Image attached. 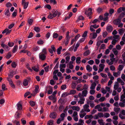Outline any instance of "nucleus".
Here are the masks:
<instances>
[{
	"mask_svg": "<svg viewBox=\"0 0 125 125\" xmlns=\"http://www.w3.org/2000/svg\"><path fill=\"white\" fill-rule=\"evenodd\" d=\"M117 40L116 39H113L111 42L112 44L113 45H115L117 42Z\"/></svg>",
	"mask_w": 125,
	"mask_h": 125,
	"instance_id": "60",
	"label": "nucleus"
},
{
	"mask_svg": "<svg viewBox=\"0 0 125 125\" xmlns=\"http://www.w3.org/2000/svg\"><path fill=\"white\" fill-rule=\"evenodd\" d=\"M49 89L48 90L47 93L48 94H51L53 92V88L52 87L50 86H49Z\"/></svg>",
	"mask_w": 125,
	"mask_h": 125,
	"instance_id": "19",
	"label": "nucleus"
},
{
	"mask_svg": "<svg viewBox=\"0 0 125 125\" xmlns=\"http://www.w3.org/2000/svg\"><path fill=\"white\" fill-rule=\"evenodd\" d=\"M98 115L99 117V118L103 117L104 116V114H103L101 112L98 113Z\"/></svg>",
	"mask_w": 125,
	"mask_h": 125,
	"instance_id": "51",
	"label": "nucleus"
},
{
	"mask_svg": "<svg viewBox=\"0 0 125 125\" xmlns=\"http://www.w3.org/2000/svg\"><path fill=\"white\" fill-rule=\"evenodd\" d=\"M82 86V85L81 84L78 85L76 87V90L78 91H82L83 90L81 88Z\"/></svg>",
	"mask_w": 125,
	"mask_h": 125,
	"instance_id": "18",
	"label": "nucleus"
},
{
	"mask_svg": "<svg viewBox=\"0 0 125 125\" xmlns=\"http://www.w3.org/2000/svg\"><path fill=\"white\" fill-rule=\"evenodd\" d=\"M67 88V85L65 84H63L61 85V90H64Z\"/></svg>",
	"mask_w": 125,
	"mask_h": 125,
	"instance_id": "42",
	"label": "nucleus"
},
{
	"mask_svg": "<svg viewBox=\"0 0 125 125\" xmlns=\"http://www.w3.org/2000/svg\"><path fill=\"white\" fill-rule=\"evenodd\" d=\"M40 53H43V54L46 55L47 53L46 49L45 48H43L42 50V52Z\"/></svg>",
	"mask_w": 125,
	"mask_h": 125,
	"instance_id": "48",
	"label": "nucleus"
},
{
	"mask_svg": "<svg viewBox=\"0 0 125 125\" xmlns=\"http://www.w3.org/2000/svg\"><path fill=\"white\" fill-rule=\"evenodd\" d=\"M33 20L32 19H28V22L29 24L30 25H32V23L33 22Z\"/></svg>",
	"mask_w": 125,
	"mask_h": 125,
	"instance_id": "30",
	"label": "nucleus"
},
{
	"mask_svg": "<svg viewBox=\"0 0 125 125\" xmlns=\"http://www.w3.org/2000/svg\"><path fill=\"white\" fill-rule=\"evenodd\" d=\"M34 30L37 32H38L40 31V28L38 27H34Z\"/></svg>",
	"mask_w": 125,
	"mask_h": 125,
	"instance_id": "46",
	"label": "nucleus"
},
{
	"mask_svg": "<svg viewBox=\"0 0 125 125\" xmlns=\"http://www.w3.org/2000/svg\"><path fill=\"white\" fill-rule=\"evenodd\" d=\"M121 21V20L119 19H117L113 21L114 24L116 25H118Z\"/></svg>",
	"mask_w": 125,
	"mask_h": 125,
	"instance_id": "10",
	"label": "nucleus"
},
{
	"mask_svg": "<svg viewBox=\"0 0 125 125\" xmlns=\"http://www.w3.org/2000/svg\"><path fill=\"white\" fill-rule=\"evenodd\" d=\"M21 114L19 112L17 111L16 112L15 115V118H19L20 117Z\"/></svg>",
	"mask_w": 125,
	"mask_h": 125,
	"instance_id": "29",
	"label": "nucleus"
},
{
	"mask_svg": "<svg viewBox=\"0 0 125 125\" xmlns=\"http://www.w3.org/2000/svg\"><path fill=\"white\" fill-rule=\"evenodd\" d=\"M114 10L113 9H111L109 11V13L110 16H111L112 14L114 12Z\"/></svg>",
	"mask_w": 125,
	"mask_h": 125,
	"instance_id": "36",
	"label": "nucleus"
},
{
	"mask_svg": "<svg viewBox=\"0 0 125 125\" xmlns=\"http://www.w3.org/2000/svg\"><path fill=\"white\" fill-rule=\"evenodd\" d=\"M62 47L61 46H60L57 50V53L58 54H61V52L62 49Z\"/></svg>",
	"mask_w": 125,
	"mask_h": 125,
	"instance_id": "39",
	"label": "nucleus"
},
{
	"mask_svg": "<svg viewBox=\"0 0 125 125\" xmlns=\"http://www.w3.org/2000/svg\"><path fill=\"white\" fill-rule=\"evenodd\" d=\"M29 4L28 2H26L24 3L23 4L24 6V9H25L28 6Z\"/></svg>",
	"mask_w": 125,
	"mask_h": 125,
	"instance_id": "53",
	"label": "nucleus"
},
{
	"mask_svg": "<svg viewBox=\"0 0 125 125\" xmlns=\"http://www.w3.org/2000/svg\"><path fill=\"white\" fill-rule=\"evenodd\" d=\"M125 65L124 64L119 65L118 66V70L120 72L122 70Z\"/></svg>",
	"mask_w": 125,
	"mask_h": 125,
	"instance_id": "26",
	"label": "nucleus"
},
{
	"mask_svg": "<svg viewBox=\"0 0 125 125\" xmlns=\"http://www.w3.org/2000/svg\"><path fill=\"white\" fill-rule=\"evenodd\" d=\"M18 48V47L17 46H15L14 47L12 52L13 53H15L17 51Z\"/></svg>",
	"mask_w": 125,
	"mask_h": 125,
	"instance_id": "31",
	"label": "nucleus"
},
{
	"mask_svg": "<svg viewBox=\"0 0 125 125\" xmlns=\"http://www.w3.org/2000/svg\"><path fill=\"white\" fill-rule=\"evenodd\" d=\"M84 19V18L82 16H80L78 18V19H77L76 20L77 22H78L79 21L81 20H83Z\"/></svg>",
	"mask_w": 125,
	"mask_h": 125,
	"instance_id": "44",
	"label": "nucleus"
},
{
	"mask_svg": "<svg viewBox=\"0 0 125 125\" xmlns=\"http://www.w3.org/2000/svg\"><path fill=\"white\" fill-rule=\"evenodd\" d=\"M92 9L91 8L88 9V10H86L85 12V14L87 16H89L92 14Z\"/></svg>",
	"mask_w": 125,
	"mask_h": 125,
	"instance_id": "2",
	"label": "nucleus"
},
{
	"mask_svg": "<svg viewBox=\"0 0 125 125\" xmlns=\"http://www.w3.org/2000/svg\"><path fill=\"white\" fill-rule=\"evenodd\" d=\"M44 42L42 40H40L37 42V43L39 45L43 44L44 43Z\"/></svg>",
	"mask_w": 125,
	"mask_h": 125,
	"instance_id": "37",
	"label": "nucleus"
},
{
	"mask_svg": "<svg viewBox=\"0 0 125 125\" xmlns=\"http://www.w3.org/2000/svg\"><path fill=\"white\" fill-rule=\"evenodd\" d=\"M113 51L115 55H117L118 53V51L115 49L114 48L113 49Z\"/></svg>",
	"mask_w": 125,
	"mask_h": 125,
	"instance_id": "56",
	"label": "nucleus"
},
{
	"mask_svg": "<svg viewBox=\"0 0 125 125\" xmlns=\"http://www.w3.org/2000/svg\"><path fill=\"white\" fill-rule=\"evenodd\" d=\"M76 93V91L74 90H70V93H69V95L74 94Z\"/></svg>",
	"mask_w": 125,
	"mask_h": 125,
	"instance_id": "49",
	"label": "nucleus"
},
{
	"mask_svg": "<svg viewBox=\"0 0 125 125\" xmlns=\"http://www.w3.org/2000/svg\"><path fill=\"white\" fill-rule=\"evenodd\" d=\"M120 109L119 108H115L114 111L116 113H118L120 111Z\"/></svg>",
	"mask_w": 125,
	"mask_h": 125,
	"instance_id": "58",
	"label": "nucleus"
},
{
	"mask_svg": "<svg viewBox=\"0 0 125 125\" xmlns=\"http://www.w3.org/2000/svg\"><path fill=\"white\" fill-rule=\"evenodd\" d=\"M9 82V83L13 89L15 88V86L14 84L13 81H12L11 79H8V80H7Z\"/></svg>",
	"mask_w": 125,
	"mask_h": 125,
	"instance_id": "7",
	"label": "nucleus"
},
{
	"mask_svg": "<svg viewBox=\"0 0 125 125\" xmlns=\"http://www.w3.org/2000/svg\"><path fill=\"white\" fill-rule=\"evenodd\" d=\"M51 48L48 49V51L51 54H52L53 52H55L56 50L54 45H52L51 46Z\"/></svg>",
	"mask_w": 125,
	"mask_h": 125,
	"instance_id": "1",
	"label": "nucleus"
},
{
	"mask_svg": "<svg viewBox=\"0 0 125 125\" xmlns=\"http://www.w3.org/2000/svg\"><path fill=\"white\" fill-rule=\"evenodd\" d=\"M6 85L4 84H2L1 85L2 90L4 92L6 89Z\"/></svg>",
	"mask_w": 125,
	"mask_h": 125,
	"instance_id": "59",
	"label": "nucleus"
},
{
	"mask_svg": "<svg viewBox=\"0 0 125 125\" xmlns=\"http://www.w3.org/2000/svg\"><path fill=\"white\" fill-rule=\"evenodd\" d=\"M85 101V98L84 97H82L80 98V100L78 102V103L82 104L84 103V102Z\"/></svg>",
	"mask_w": 125,
	"mask_h": 125,
	"instance_id": "20",
	"label": "nucleus"
},
{
	"mask_svg": "<svg viewBox=\"0 0 125 125\" xmlns=\"http://www.w3.org/2000/svg\"><path fill=\"white\" fill-rule=\"evenodd\" d=\"M59 35L56 33H54L53 34V37L54 38H56L58 37Z\"/></svg>",
	"mask_w": 125,
	"mask_h": 125,
	"instance_id": "62",
	"label": "nucleus"
},
{
	"mask_svg": "<svg viewBox=\"0 0 125 125\" xmlns=\"http://www.w3.org/2000/svg\"><path fill=\"white\" fill-rule=\"evenodd\" d=\"M30 104L31 106L33 107L35 105V102H33L32 101H30Z\"/></svg>",
	"mask_w": 125,
	"mask_h": 125,
	"instance_id": "61",
	"label": "nucleus"
},
{
	"mask_svg": "<svg viewBox=\"0 0 125 125\" xmlns=\"http://www.w3.org/2000/svg\"><path fill=\"white\" fill-rule=\"evenodd\" d=\"M89 105L88 104H86L83 106V108L85 112H87L90 111V110L89 108Z\"/></svg>",
	"mask_w": 125,
	"mask_h": 125,
	"instance_id": "3",
	"label": "nucleus"
},
{
	"mask_svg": "<svg viewBox=\"0 0 125 125\" xmlns=\"http://www.w3.org/2000/svg\"><path fill=\"white\" fill-rule=\"evenodd\" d=\"M11 30H9L8 29L6 28L2 32V34H4L6 33V34H8L10 33L11 32Z\"/></svg>",
	"mask_w": 125,
	"mask_h": 125,
	"instance_id": "21",
	"label": "nucleus"
},
{
	"mask_svg": "<svg viewBox=\"0 0 125 125\" xmlns=\"http://www.w3.org/2000/svg\"><path fill=\"white\" fill-rule=\"evenodd\" d=\"M124 93L121 95V99H124L125 98V91H123Z\"/></svg>",
	"mask_w": 125,
	"mask_h": 125,
	"instance_id": "64",
	"label": "nucleus"
},
{
	"mask_svg": "<svg viewBox=\"0 0 125 125\" xmlns=\"http://www.w3.org/2000/svg\"><path fill=\"white\" fill-rule=\"evenodd\" d=\"M79 45L80 44L79 43H77L76 44L75 47L73 50L74 52H75L76 51L77 49V48L79 47Z\"/></svg>",
	"mask_w": 125,
	"mask_h": 125,
	"instance_id": "43",
	"label": "nucleus"
},
{
	"mask_svg": "<svg viewBox=\"0 0 125 125\" xmlns=\"http://www.w3.org/2000/svg\"><path fill=\"white\" fill-rule=\"evenodd\" d=\"M39 86L38 85H36L35 86V89L34 92V94H35L37 93H39Z\"/></svg>",
	"mask_w": 125,
	"mask_h": 125,
	"instance_id": "11",
	"label": "nucleus"
},
{
	"mask_svg": "<svg viewBox=\"0 0 125 125\" xmlns=\"http://www.w3.org/2000/svg\"><path fill=\"white\" fill-rule=\"evenodd\" d=\"M81 58L79 57H77L76 59V62L78 63H80L81 62Z\"/></svg>",
	"mask_w": 125,
	"mask_h": 125,
	"instance_id": "45",
	"label": "nucleus"
},
{
	"mask_svg": "<svg viewBox=\"0 0 125 125\" xmlns=\"http://www.w3.org/2000/svg\"><path fill=\"white\" fill-rule=\"evenodd\" d=\"M14 45V43L13 42H9L8 44V45L10 47H13Z\"/></svg>",
	"mask_w": 125,
	"mask_h": 125,
	"instance_id": "52",
	"label": "nucleus"
},
{
	"mask_svg": "<svg viewBox=\"0 0 125 125\" xmlns=\"http://www.w3.org/2000/svg\"><path fill=\"white\" fill-rule=\"evenodd\" d=\"M107 80V78H105L102 79L101 80V83L104 84V83H106Z\"/></svg>",
	"mask_w": 125,
	"mask_h": 125,
	"instance_id": "41",
	"label": "nucleus"
},
{
	"mask_svg": "<svg viewBox=\"0 0 125 125\" xmlns=\"http://www.w3.org/2000/svg\"><path fill=\"white\" fill-rule=\"evenodd\" d=\"M57 114L55 112H53L50 115V117L52 118L55 119L56 116Z\"/></svg>",
	"mask_w": 125,
	"mask_h": 125,
	"instance_id": "12",
	"label": "nucleus"
},
{
	"mask_svg": "<svg viewBox=\"0 0 125 125\" xmlns=\"http://www.w3.org/2000/svg\"><path fill=\"white\" fill-rule=\"evenodd\" d=\"M87 92V91L86 90H85L82 91V95L83 96V97H86V96Z\"/></svg>",
	"mask_w": 125,
	"mask_h": 125,
	"instance_id": "28",
	"label": "nucleus"
},
{
	"mask_svg": "<svg viewBox=\"0 0 125 125\" xmlns=\"http://www.w3.org/2000/svg\"><path fill=\"white\" fill-rule=\"evenodd\" d=\"M69 95V93L64 92L62 94L61 97H65L66 96Z\"/></svg>",
	"mask_w": 125,
	"mask_h": 125,
	"instance_id": "38",
	"label": "nucleus"
},
{
	"mask_svg": "<svg viewBox=\"0 0 125 125\" xmlns=\"http://www.w3.org/2000/svg\"><path fill=\"white\" fill-rule=\"evenodd\" d=\"M117 80L118 82L119 83H120L122 85H124L125 83L122 80H121L120 78H117Z\"/></svg>",
	"mask_w": 125,
	"mask_h": 125,
	"instance_id": "24",
	"label": "nucleus"
},
{
	"mask_svg": "<svg viewBox=\"0 0 125 125\" xmlns=\"http://www.w3.org/2000/svg\"><path fill=\"white\" fill-rule=\"evenodd\" d=\"M97 35V34L96 33L94 32L90 34L89 37L91 39H94L96 37Z\"/></svg>",
	"mask_w": 125,
	"mask_h": 125,
	"instance_id": "4",
	"label": "nucleus"
},
{
	"mask_svg": "<svg viewBox=\"0 0 125 125\" xmlns=\"http://www.w3.org/2000/svg\"><path fill=\"white\" fill-rule=\"evenodd\" d=\"M32 70L36 72H38L39 70V67L38 65H35L32 67L31 69Z\"/></svg>",
	"mask_w": 125,
	"mask_h": 125,
	"instance_id": "8",
	"label": "nucleus"
},
{
	"mask_svg": "<svg viewBox=\"0 0 125 125\" xmlns=\"http://www.w3.org/2000/svg\"><path fill=\"white\" fill-rule=\"evenodd\" d=\"M4 14L5 15L8 17H9L10 15L9 10L8 9L5 10Z\"/></svg>",
	"mask_w": 125,
	"mask_h": 125,
	"instance_id": "17",
	"label": "nucleus"
},
{
	"mask_svg": "<svg viewBox=\"0 0 125 125\" xmlns=\"http://www.w3.org/2000/svg\"><path fill=\"white\" fill-rule=\"evenodd\" d=\"M119 34L121 35H122L124 32V29L123 28L120 29L118 30Z\"/></svg>",
	"mask_w": 125,
	"mask_h": 125,
	"instance_id": "34",
	"label": "nucleus"
},
{
	"mask_svg": "<svg viewBox=\"0 0 125 125\" xmlns=\"http://www.w3.org/2000/svg\"><path fill=\"white\" fill-rule=\"evenodd\" d=\"M96 85V83L95 82H93L91 84L90 87L91 89H95Z\"/></svg>",
	"mask_w": 125,
	"mask_h": 125,
	"instance_id": "13",
	"label": "nucleus"
},
{
	"mask_svg": "<svg viewBox=\"0 0 125 125\" xmlns=\"http://www.w3.org/2000/svg\"><path fill=\"white\" fill-rule=\"evenodd\" d=\"M90 53V52L89 50H88L85 52L83 53L84 56H87L89 55Z\"/></svg>",
	"mask_w": 125,
	"mask_h": 125,
	"instance_id": "35",
	"label": "nucleus"
},
{
	"mask_svg": "<svg viewBox=\"0 0 125 125\" xmlns=\"http://www.w3.org/2000/svg\"><path fill=\"white\" fill-rule=\"evenodd\" d=\"M77 83L76 81H74L72 82L71 84V87L73 89H74L75 88Z\"/></svg>",
	"mask_w": 125,
	"mask_h": 125,
	"instance_id": "15",
	"label": "nucleus"
},
{
	"mask_svg": "<svg viewBox=\"0 0 125 125\" xmlns=\"http://www.w3.org/2000/svg\"><path fill=\"white\" fill-rule=\"evenodd\" d=\"M89 104L90 107L92 108H93L94 106V104L93 102L91 101L90 102Z\"/></svg>",
	"mask_w": 125,
	"mask_h": 125,
	"instance_id": "63",
	"label": "nucleus"
},
{
	"mask_svg": "<svg viewBox=\"0 0 125 125\" xmlns=\"http://www.w3.org/2000/svg\"><path fill=\"white\" fill-rule=\"evenodd\" d=\"M53 123V121L52 120L49 121L47 124V125H52Z\"/></svg>",
	"mask_w": 125,
	"mask_h": 125,
	"instance_id": "54",
	"label": "nucleus"
},
{
	"mask_svg": "<svg viewBox=\"0 0 125 125\" xmlns=\"http://www.w3.org/2000/svg\"><path fill=\"white\" fill-rule=\"evenodd\" d=\"M98 122L100 125H104V123L102 119H99L98 120Z\"/></svg>",
	"mask_w": 125,
	"mask_h": 125,
	"instance_id": "27",
	"label": "nucleus"
},
{
	"mask_svg": "<svg viewBox=\"0 0 125 125\" xmlns=\"http://www.w3.org/2000/svg\"><path fill=\"white\" fill-rule=\"evenodd\" d=\"M39 58L41 60H44L46 57V55L42 53H40L39 54Z\"/></svg>",
	"mask_w": 125,
	"mask_h": 125,
	"instance_id": "5",
	"label": "nucleus"
},
{
	"mask_svg": "<svg viewBox=\"0 0 125 125\" xmlns=\"http://www.w3.org/2000/svg\"><path fill=\"white\" fill-rule=\"evenodd\" d=\"M120 73V72L119 71H118L117 73H113V75L115 77H117L118 75H119Z\"/></svg>",
	"mask_w": 125,
	"mask_h": 125,
	"instance_id": "33",
	"label": "nucleus"
},
{
	"mask_svg": "<svg viewBox=\"0 0 125 125\" xmlns=\"http://www.w3.org/2000/svg\"><path fill=\"white\" fill-rule=\"evenodd\" d=\"M109 15L108 13L106 12L104 14V16L105 17L104 18L103 20L104 21H106L108 20V16Z\"/></svg>",
	"mask_w": 125,
	"mask_h": 125,
	"instance_id": "16",
	"label": "nucleus"
},
{
	"mask_svg": "<svg viewBox=\"0 0 125 125\" xmlns=\"http://www.w3.org/2000/svg\"><path fill=\"white\" fill-rule=\"evenodd\" d=\"M11 66L14 68L16 67L17 64L15 62H12L11 64Z\"/></svg>",
	"mask_w": 125,
	"mask_h": 125,
	"instance_id": "50",
	"label": "nucleus"
},
{
	"mask_svg": "<svg viewBox=\"0 0 125 125\" xmlns=\"http://www.w3.org/2000/svg\"><path fill=\"white\" fill-rule=\"evenodd\" d=\"M113 38L114 39H116L118 41V40L119 39V36L118 35H114L113 36Z\"/></svg>",
	"mask_w": 125,
	"mask_h": 125,
	"instance_id": "47",
	"label": "nucleus"
},
{
	"mask_svg": "<svg viewBox=\"0 0 125 125\" xmlns=\"http://www.w3.org/2000/svg\"><path fill=\"white\" fill-rule=\"evenodd\" d=\"M99 66V68L98 71V73H99L103 71L105 66V65L103 64H100Z\"/></svg>",
	"mask_w": 125,
	"mask_h": 125,
	"instance_id": "6",
	"label": "nucleus"
},
{
	"mask_svg": "<svg viewBox=\"0 0 125 125\" xmlns=\"http://www.w3.org/2000/svg\"><path fill=\"white\" fill-rule=\"evenodd\" d=\"M61 117L60 118L62 119V120H63L64 119V117L65 116V114L64 113H62L60 115Z\"/></svg>",
	"mask_w": 125,
	"mask_h": 125,
	"instance_id": "55",
	"label": "nucleus"
},
{
	"mask_svg": "<svg viewBox=\"0 0 125 125\" xmlns=\"http://www.w3.org/2000/svg\"><path fill=\"white\" fill-rule=\"evenodd\" d=\"M86 69L88 72H90L92 70V68L90 67L89 65L87 64L86 66Z\"/></svg>",
	"mask_w": 125,
	"mask_h": 125,
	"instance_id": "25",
	"label": "nucleus"
},
{
	"mask_svg": "<svg viewBox=\"0 0 125 125\" xmlns=\"http://www.w3.org/2000/svg\"><path fill=\"white\" fill-rule=\"evenodd\" d=\"M17 109L18 110H21L22 108V105L20 102H19L17 104Z\"/></svg>",
	"mask_w": 125,
	"mask_h": 125,
	"instance_id": "9",
	"label": "nucleus"
},
{
	"mask_svg": "<svg viewBox=\"0 0 125 125\" xmlns=\"http://www.w3.org/2000/svg\"><path fill=\"white\" fill-rule=\"evenodd\" d=\"M26 67L30 72H32V69L30 67V65L29 63H27L26 64Z\"/></svg>",
	"mask_w": 125,
	"mask_h": 125,
	"instance_id": "32",
	"label": "nucleus"
},
{
	"mask_svg": "<svg viewBox=\"0 0 125 125\" xmlns=\"http://www.w3.org/2000/svg\"><path fill=\"white\" fill-rule=\"evenodd\" d=\"M70 59V57L68 55L66 56L65 57L66 61L65 63H68Z\"/></svg>",
	"mask_w": 125,
	"mask_h": 125,
	"instance_id": "40",
	"label": "nucleus"
},
{
	"mask_svg": "<svg viewBox=\"0 0 125 125\" xmlns=\"http://www.w3.org/2000/svg\"><path fill=\"white\" fill-rule=\"evenodd\" d=\"M71 108L73 110L77 111H79L80 110V108L78 106H72Z\"/></svg>",
	"mask_w": 125,
	"mask_h": 125,
	"instance_id": "22",
	"label": "nucleus"
},
{
	"mask_svg": "<svg viewBox=\"0 0 125 125\" xmlns=\"http://www.w3.org/2000/svg\"><path fill=\"white\" fill-rule=\"evenodd\" d=\"M113 29L111 25H109L106 27V30L109 32H111Z\"/></svg>",
	"mask_w": 125,
	"mask_h": 125,
	"instance_id": "14",
	"label": "nucleus"
},
{
	"mask_svg": "<svg viewBox=\"0 0 125 125\" xmlns=\"http://www.w3.org/2000/svg\"><path fill=\"white\" fill-rule=\"evenodd\" d=\"M23 84L24 86H27L28 85V82L27 79H26L24 80L23 82Z\"/></svg>",
	"mask_w": 125,
	"mask_h": 125,
	"instance_id": "23",
	"label": "nucleus"
},
{
	"mask_svg": "<svg viewBox=\"0 0 125 125\" xmlns=\"http://www.w3.org/2000/svg\"><path fill=\"white\" fill-rule=\"evenodd\" d=\"M119 84L118 83H116L114 85V89L115 90H117L119 87Z\"/></svg>",
	"mask_w": 125,
	"mask_h": 125,
	"instance_id": "57",
	"label": "nucleus"
}]
</instances>
